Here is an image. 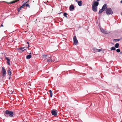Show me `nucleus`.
<instances>
[{"label": "nucleus", "mask_w": 122, "mask_h": 122, "mask_svg": "<svg viewBox=\"0 0 122 122\" xmlns=\"http://www.w3.org/2000/svg\"><path fill=\"white\" fill-rule=\"evenodd\" d=\"M4 115L6 117L9 116L11 117L14 115L13 112L11 111L6 110L5 112Z\"/></svg>", "instance_id": "f257e3e1"}, {"label": "nucleus", "mask_w": 122, "mask_h": 122, "mask_svg": "<svg viewBox=\"0 0 122 122\" xmlns=\"http://www.w3.org/2000/svg\"><path fill=\"white\" fill-rule=\"evenodd\" d=\"M106 14L108 15L113 14V11L110 8H106Z\"/></svg>", "instance_id": "f03ea898"}, {"label": "nucleus", "mask_w": 122, "mask_h": 122, "mask_svg": "<svg viewBox=\"0 0 122 122\" xmlns=\"http://www.w3.org/2000/svg\"><path fill=\"white\" fill-rule=\"evenodd\" d=\"M2 76L3 77H5L6 74V71L5 69L3 67H2Z\"/></svg>", "instance_id": "7ed1b4c3"}, {"label": "nucleus", "mask_w": 122, "mask_h": 122, "mask_svg": "<svg viewBox=\"0 0 122 122\" xmlns=\"http://www.w3.org/2000/svg\"><path fill=\"white\" fill-rule=\"evenodd\" d=\"M58 111L56 110H53L51 112L52 115H54L55 117H56L57 115V112Z\"/></svg>", "instance_id": "20e7f679"}, {"label": "nucleus", "mask_w": 122, "mask_h": 122, "mask_svg": "<svg viewBox=\"0 0 122 122\" xmlns=\"http://www.w3.org/2000/svg\"><path fill=\"white\" fill-rule=\"evenodd\" d=\"M100 30L101 32L103 33L107 34L109 33V32L107 31L106 29H103L102 28H101Z\"/></svg>", "instance_id": "39448f33"}, {"label": "nucleus", "mask_w": 122, "mask_h": 122, "mask_svg": "<svg viewBox=\"0 0 122 122\" xmlns=\"http://www.w3.org/2000/svg\"><path fill=\"white\" fill-rule=\"evenodd\" d=\"M73 40L74 44L76 45V44L78 43V41L75 36H74L73 37Z\"/></svg>", "instance_id": "423d86ee"}, {"label": "nucleus", "mask_w": 122, "mask_h": 122, "mask_svg": "<svg viewBox=\"0 0 122 122\" xmlns=\"http://www.w3.org/2000/svg\"><path fill=\"white\" fill-rule=\"evenodd\" d=\"M92 9L94 11L96 12L97 11V7L94 6L93 5L92 6Z\"/></svg>", "instance_id": "0eeeda50"}, {"label": "nucleus", "mask_w": 122, "mask_h": 122, "mask_svg": "<svg viewBox=\"0 0 122 122\" xmlns=\"http://www.w3.org/2000/svg\"><path fill=\"white\" fill-rule=\"evenodd\" d=\"M98 5V2L97 1H95L93 3L92 6H93V5L94 6L97 7V6Z\"/></svg>", "instance_id": "6e6552de"}, {"label": "nucleus", "mask_w": 122, "mask_h": 122, "mask_svg": "<svg viewBox=\"0 0 122 122\" xmlns=\"http://www.w3.org/2000/svg\"><path fill=\"white\" fill-rule=\"evenodd\" d=\"M74 9V7L72 5H71L70 7V11H73Z\"/></svg>", "instance_id": "1a4fd4ad"}, {"label": "nucleus", "mask_w": 122, "mask_h": 122, "mask_svg": "<svg viewBox=\"0 0 122 122\" xmlns=\"http://www.w3.org/2000/svg\"><path fill=\"white\" fill-rule=\"evenodd\" d=\"M5 59L7 61V63L9 65H10V59L8 57H5Z\"/></svg>", "instance_id": "9d476101"}, {"label": "nucleus", "mask_w": 122, "mask_h": 122, "mask_svg": "<svg viewBox=\"0 0 122 122\" xmlns=\"http://www.w3.org/2000/svg\"><path fill=\"white\" fill-rule=\"evenodd\" d=\"M82 1L81 0H79L78 2V5L80 6H81L82 5Z\"/></svg>", "instance_id": "9b49d317"}, {"label": "nucleus", "mask_w": 122, "mask_h": 122, "mask_svg": "<svg viewBox=\"0 0 122 122\" xmlns=\"http://www.w3.org/2000/svg\"><path fill=\"white\" fill-rule=\"evenodd\" d=\"M107 4H105L102 7V8L103 10H104L105 9H106L107 8Z\"/></svg>", "instance_id": "f8f14e48"}, {"label": "nucleus", "mask_w": 122, "mask_h": 122, "mask_svg": "<svg viewBox=\"0 0 122 122\" xmlns=\"http://www.w3.org/2000/svg\"><path fill=\"white\" fill-rule=\"evenodd\" d=\"M25 48V47H21L20 48H18V49L21 50L22 51H24L26 50V49H24Z\"/></svg>", "instance_id": "ddd939ff"}, {"label": "nucleus", "mask_w": 122, "mask_h": 122, "mask_svg": "<svg viewBox=\"0 0 122 122\" xmlns=\"http://www.w3.org/2000/svg\"><path fill=\"white\" fill-rule=\"evenodd\" d=\"M25 4H23L20 7V8H18V12H19V11L21 10V8L23 7H24V6L25 5Z\"/></svg>", "instance_id": "4468645a"}, {"label": "nucleus", "mask_w": 122, "mask_h": 122, "mask_svg": "<svg viewBox=\"0 0 122 122\" xmlns=\"http://www.w3.org/2000/svg\"><path fill=\"white\" fill-rule=\"evenodd\" d=\"M46 60L47 61V62H51L52 61V59H51V58H50L49 59H47Z\"/></svg>", "instance_id": "2eb2a0df"}, {"label": "nucleus", "mask_w": 122, "mask_h": 122, "mask_svg": "<svg viewBox=\"0 0 122 122\" xmlns=\"http://www.w3.org/2000/svg\"><path fill=\"white\" fill-rule=\"evenodd\" d=\"M93 51L95 53L96 52H97V49L95 48H94L93 49Z\"/></svg>", "instance_id": "dca6fc26"}, {"label": "nucleus", "mask_w": 122, "mask_h": 122, "mask_svg": "<svg viewBox=\"0 0 122 122\" xmlns=\"http://www.w3.org/2000/svg\"><path fill=\"white\" fill-rule=\"evenodd\" d=\"M31 57V55H29L27 56H26V58L27 59H30Z\"/></svg>", "instance_id": "f3484780"}, {"label": "nucleus", "mask_w": 122, "mask_h": 122, "mask_svg": "<svg viewBox=\"0 0 122 122\" xmlns=\"http://www.w3.org/2000/svg\"><path fill=\"white\" fill-rule=\"evenodd\" d=\"M19 0H15V1H14L12 2H11L9 3L10 4H11L13 3H14L15 2L18 1Z\"/></svg>", "instance_id": "a211bd4d"}, {"label": "nucleus", "mask_w": 122, "mask_h": 122, "mask_svg": "<svg viewBox=\"0 0 122 122\" xmlns=\"http://www.w3.org/2000/svg\"><path fill=\"white\" fill-rule=\"evenodd\" d=\"M49 92L50 93V97H51L52 96V91L51 90H49Z\"/></svg>", "instance_id": "6ab92c4d"}, {"label": "nucleus", "mask_w": 122, "mask_h": 122, "mask_svg": "<svg viewBox=\"0 0 122 122\" xmlns=\"http://www.w3.org/2000/svg\"><path fill=\"white\" fill-rule=\"evenodd\" d=\"M104 11V10H103V9L102 8L99 10L98 13L100 14Z\"/></svg>", "instance_id": "aec40b11"}, {"label": "nucleus", "mask_w": 122, "mask_h": 122, "mask_svg": "<svg viewBox=\"0 0 122 122\" xmlns=\"http://www.w3.org/2000/svg\"><path fill=\"white\" fill-rule=\"evenodd\" d=\"M119 46V44L118 43H116L115 45V47L116 48H118Z\"/></svg>", "instance_id": "412c9836"}, {"label": "nucleus", "mask_w": 122, "mask_h": 122, "mask_svg": "<svg viewBox=\"0 0 122 122\" xmlns=\"http://www.w3.org/2000/svg\"><path fill=\"white\" fill-rule=\"evenodd\" d=\"M11 72L10 70H9L8 71V74L10 76L11 75Z\"/></svg>", "instance_id": "4be33fe9"}, {"label": "nucleus", "mask_w": 122, "mask_h": 122, "mask_svg": "<svg viewBox=\"0 0 122 122\" xmlns=\"http://www.w3.org/2000/svg\"><path fill=\"white\" fill-rule=\"evenodd\" d=\"M111 50H116L114 46H113L112 47V48H111Z\"/></svg>", "instance_id": "5701e85b"}, {"label": "nucleus", "mask_w": 122, "mask_h": 122, "mask_svg": "<svg viewBox=\"0 0 122 122\" xmlns=\"http://www.w3.org/2000/svg\"><path fill=\"white\" fill-rule=\"evenodd\" d=\"M67 14L66 13H65L64 14V16L66 18H67L68 17L67 16Z\"/></svg>", "instance_id": "b1692460"}, {"label": "nucleus", "mask_w": 122, "mask_h": 122, "mask_svg": "<svg viewBox=\"0 0 122 122\" xmlns=\"http://www.w3.org/2000/svg\"><path fill=\"white\" fill-rule=\"evenodd\" d=\"M116 51L117 52H119L120 51V50L119 49H117L116 50Z\"/></svg>", "instance_id": "393cba45"}, {"label": "nucleus", "mask_w": 122, "mask_h": 122, "mask_svg": "<svg viewBox=\"0 0 122 122\" xmlns=\"http://www.w3.org/2000/svg\"><path fill=\"white\" fill-rule=\"evenodd\" d=\"M25 4V6H26V7H28V6H29V4L27 3V4Z\"/></svg>", "instance_id": "a878e982"}, {"label": "nucleus", "mask_w": 122, "mask_h": 122, "mask_svg": "<svg viewBox=\"0 0 122 122\" xmlns=\"http://www.w3.org/2000/svg\"><path fill=\"white\" fill-rule=\"evenodd\" d=\"M43 57H44V58L47 57V55H43Z\"/></svg>", "instance_id": "bb28decb"}, {"label": "nucleus", "mask_w": 122, "mask_h": 122, "mask_svg": "<svg viewBox=\"0 0 122 122\" xmlns=\"http://www.w3.org/2000/svg\"><path fill=\"white\" fill-rule=\"evenodd\" d=\"M101 50H101V49H97V52H100Z\"/></svg>", "instance_id": "cd10ccee"}, {"label": "nucleus", "mask_w": 122, "mask_h": 122, "mask_svg": "<svg viewBox=\"0 0 122 122\" xmlns=\"http://www.w3.org/2000/svg\"><path fill=\"white\" fill-rule=\"evenodd\" d=\"M114 40H117V41H119L120 40V39H114Z\"/></svg>", "instance_id": "c85d7f7f"}, {"label": "nucleus", "mask_w": 122, "mask_h": 122, "mask_svg": "<svg viewBox=\"0 0 122 122\" xmlns=\"http://www.w3.org/2000/svg\"><path fill=\"white\" fill-rule=\"evenodd\" d=\"M75 1L76 2H77L78 3V1L77 0H75Z\"/></svg>", "instance_id": "c756f323"}, {"label": "nucleus", "mask_w": 122, "mask_h": 122, "mask_svg": "<svg viewBox=\"0 0 122 122\" xmlns=\"http://www.w3.org/2000/svg\"><path fill=\"white\" fill-rule=\"evenodd\" d=\"M120 2L121 3H122V0H121L120 1Z\"/></svg>", "instance_id": "7c9ffc66"}, {"label": "nucleus", "mask_w": 122, "mask_h": 122, "mask_svg": "<svg viewBox=\"0 0 122 122\" xmlns=\"http://www.w3.org/2000/svg\"><path fill=\"white\" fill-rule=\"evenodd\" d=\"M3 26V25L2 24L0 26Z\"/></svg>", "instance_id": "2f4dec72"}, {"label": "nucleus", "mask_w": 122, "mask_h": 122, "mask_svg": "<svg viewBox=\"0 0 122 122\" xmlns=\"http://www.w3.org/2000/svg\"><path fill=\"white\" fill-rule=\"evenodd\" d=\"M27 44H29V42H27Z\"/></svg>", "instance_id": "473e14b6"}, {"label": "nucleus", "mask_w": 122, "mask_h": 122, "mask_svg": "<svg viewBox=\"0 0 122 122\" xmlns=\"http://www.w3.org/2000/svg\"><path fill=\"white\" fill-rule=\"evenodd\" d=\"M10 76L9 77V79H10V78L11 77V76Z\"/></svg>", "instance_id": "72a5a7b5"}, {"label": "nucleus", "mask_w": 122, "mask_h": 122, "mask_svg": "<svg viewBox=\"0 0 122 122\" xmlns=\"http://www.w3.org/2000/svg\"><path fill=\"white\" fill-rule=\"evenodd\" d=\"M100 0H97V1H99Z\"/></svg>", "instance_id": "f704fd0d"}, {"label": "nucleus", "mask_w": 122, "mask_h": 122, "mask_svg": "<svg viewBox=\"0 0 122 122\" xmlns=\"http://www.w3.org/2000/svg\"><path fill=\"white\" fill-rule=\"evenodd\" d=\"M29 46V45L28 46V47Z\"/></svg>", "instance_id": "c9c22d12"}, {"label": "nucleus", "mask_w": 122, "mask_h": 122, "mask_svg": "<svg viewBox=\"0 0 122 122\" xmlns=\"http://www.w3.org/2000/svg\"><path fill=\"white\" fill-rule=\"evenodd\" d=\"M121 15H122V13H121Z\"/></svg>", "instance_id": "e433bc0d"}]
</instances>
